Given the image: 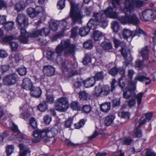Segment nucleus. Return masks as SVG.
I'll use <instances>...</instances> for the list:
<instances>
[{
    "label": "nucleus",
    "mask_w": 156,
    "mask_h": 156,
    "mask_svg": "<svg viewBox=\"0 0 156 156\" xmlns=\"http://www.w3.org/2000/svg\"><path fill=\"white\" fill-rule=\"evenodd\" d=\"M75 45L70 44V41L69 39L62 40L60 43L58 44L55 49L56 53L58 54L56 59V61L58 63H61L65 62L63 61L60 55L63 51L64 54L66 56L73 55L75 50Z\"/></svg>",
    "instance_id": "obj_1"
},
{
    "label": "nucleus",
    "mask_w": 156,
    "mask_h": 156,
    "mask_svg": "<svg viewBox=\"0 0 156 156\" xmlns=\"http://www.w3.org/2000/svg\"><path fill=\"white\" fill-rule=\"evenodd\" d=\"M57 133V131L54 128H46L42 130L37 129L33 133L34 138L33 140V142L34 143L38 142L46 136L50 138L54 137Z\"/></svg>",
    "instance_id": "obj_2"
},
{
    "label": "nucleus",
    "mask_w": 156,
    "mask_h": 156,
    "mask_svg": "<svg viewBox=\"0 0 156 156\" xmlns=\"http://www.w3.org/2000/svg\"><path fill=\"white\" fill-rule=\"evenodd\" d=\"M145 3L140 0L134 1L133 0H126L123 12L126 15L130 14L134 10L135 7L140 8L144 6Z\"/></svg>",
    "instance_id": "obj_3"
},
{
    "label": "nucleus",
    "mask_w": 156,
    "mask_h": 156,
    "mask_svg": "<svg viewBox=\"0 0 156 156\" xmlns=\"http://www.w3.org/2000/svg\"><path fill=\"white\" fill-rule=\"evenodd\" d=\"M70 17L74 23H82L81 20L83 17V12L79 9L78 5H75L71 2H70Z\"/></svg>",
    "instance_id": "obj_4"
},
{
    "label": "nucleus",
    "mask_w": 156,
    "mask_h": 156,
    "mask_svg": "<svg viewBox=\"0 0 156 156\" xmlns=\"http://www.w3.org/2000/svg\"><path fill=\"white\" fill-rule=\"evenodd\" d=\"M116 82L115 80L114 79H113L111 83V89H110L108 85L104 86L101 89H100L99 86L96 87L94 95L96 96H98L100 95H108L109 94L110 92H113L115 90L116 87L115 84Z\"/></svg>",
    "instance_id": "obj_5"
},
{
    "label": "nucleus",
    "mask_w": 156,
    "mask_h": 156,
    "mask_svg": "<svg viewBox=\"0 0 156 156\" xmlns=\"http://www.w3.org/2000/svg\"><path fill=\"white\" fill-rule=\"evenodd\" d=\"M92 17L103 28H105L107 26L108 22L106 20L104 10L103 11H102L93 12Z\"/></svg>",
    "instance_id": "obj_6"
},
{
    "label": "nucleus",
    "mask_w": 156,
    "mask_h": 156,
    "mask_svg": "<svg viewBox=\"0 0 156 156\" xmlns=\"http://www.w3.org/2000/svg\"><path fill=\"white\" fill-rule=\"evenodd\" d=\"M136 83L135 82H129L128 86L123 90V97L126 99L133 98L135 96Z\"/></svg>",
    "instance_id": "obj_7"
},
{
    "label": "nucleus",
    "mask_w": 156,
    "mask_h": 156,
    "mask_svg": "<svg viewBox=\"0 0 156 156\" xmlns=\"http://www.w3.org/2000/svg\"><path fill=\"white\" fill-rule=\"evenodd\" d=\"M142 15L140 16L141 20L145 22L150 21L156 17V10L146 9L142 12Z\"/></svg>",
    "instance_id": "obj_8"
},
{
    "label": "nucleus",
    "mask_w": 156,
    "mask_h": 156,
    "mask_svg": "<svg viewBox=\"0 0 156 156\" xmlns=\"http://www.w3.org/2000/svg\"><path fill=\"white\" fill-rule=\"evenodd\" d=\"M119 21L122 23H131L135 25L140 23L139 20L135 14H133L129 16H122L119 18Z\"/></svg>",
    "instance_id": "obj_9"
},
{
    "label": "nucleus",
    "mask_w": 156,
    "mask_h": 156,
    "mask_svg": "<svg viewBox=\"0 0 156 156\" xmlns=\"http://www.w3.org/2000/svg\"><path fill=\"white\" fill-rule=\"evenodd\" d=\"M56 110L60 112H64L69 107V104L66 98H61L57 100L55 103Z\"/></svg>",
    "instance_id": "obj_10"
},
{
    "label": "nucleus",
    "mask_w": 156,
    "mask_h": 156,
    "mask_svg": "<svg viewBox=\"0 0 156 156\" xmlns=\"http://www.w3.org/2000/svg\"><path fill=\"white\" fill-rule=\"evenodd\" d=\"M16 21L18 23L19 29H25L28 25V19L26 15L23 13L19 14L16 18Z\"/></svg>",
    "instance_id": "obj_11"
},
{
    "label": "nucleus",
    "mask_w": 156,
    "mask_h": 156,
    "mask_svg": "<svg viewBox=\"0 0 156 156\" xmlns=\"http://www.w3.org/2000/svg\"><path fill=\"white\" fill-rule=\"evenodd\" d=\"M18 79L17 74L13 73L5 76L3 78V83L5 85L11 86L15 84Z\"/></svg>",
    "instance_id": "obj_12"
},
{
    "label": "nucleus",
    "mask_w": 156,
    "mask_h": 156,
    "mask_svg": "<svg viewBox=\"0 0 156 156\" xmlns=\"http://www.w3.org/2000/svg\"><path fill=\"white\" fill-rule=\"evenodd\" d=\"M77 65L76 64H72L70 68L67 66L65 64V62H63L62 64V68L63 70H66L69 73V76H73L78 75V72L75 69L77 67Z\"/></svg>",
    "instance_id": "obj_13"
},
{
    "label": "nucleus",
    "mask_w": 156,
    "mask_h": 156,
    "mask_svg": "<svg viewBox=\"0 0 156 156\" xmlns=\"http://www.w3.org/2000/svg\"><path fill=\"white\" fill-rule=\"evenodd\" d=\"M113 7H108L107 9L104 10L105 15L107 16L112 19H118L119 20V18L121 17H119L115 9Z\"/></svg>",
    "instance_id": "obj_14"
},
{
    "label": "nucleus",
    "mask_w": 156,
    "mask_h": 156,
    "mask_svg": "<svg viewBox=\"0 0 156 156\" xmlns=\"http://www.w3.org/2000/svg\"><path fill=\"white\" fill-rule=\"evenodd\" d=\"M20 35L18 38L20 41L24 44L27 43L29 39L28 37H30L29 34L26 32V28L20 29Z\"/></svg>",
    "instance_id": "obj_15"
},
{
    "label": "nucleus",
    "mask_w": 156,
    "mask_h": 156,
    "mask_svg": "<svg viewBox=\"0 0 156 156\" xmlns=\"http://www.w3.org/2000/svg\"><path fill=\"white\" fill-rule=\"evenodd\" d=\"M43 72L45 76H51L54 74L55 69L52 66L46 65L43 66Z\"/></svg>",
    "instance_id": "obj_16"
},
{
    "label": "nucleus",
    "mask_w": 156,
    "mask_h": 156,
    "mask_svg": "<svg viewBox=\"0 0 156 156\" xmlns=\"http://www.w3.org/2000/svg\"><path fill=\"white\" fill-rule=\"evenodd\" d=\"M33 87V84L30 79L28 78L24 79L22 84V87L27 90H30Z\"/></svg>",
    "instance_id": "obj_17"
},
{
    "label": "nucleus",
    "mask_w": 156,
    "mask_h": 156,
    "mask_svg": "<svg viewBox=\"0 0 156 156\" xmlns=\"http://www.w3.org/2000/svg\"><path fill=\"white\" fill-rule=\"evenodd\" d=\"M138 80L140 82L148 80V82H147L145 83V84L146 85H147L150 84L151 82L148 77L144 76H142L140 74H138L134 78V81L135 83H136Z\"/></svg>",
    "instance_id": "obj_18"
},
{
    "label": "nucleus",
    "mask_w": 156,
    "mask_h": 156,
    "mask_svg": "<svg viewBox=\"0 0 156 156\" xmlns=\"http://www.w3.org/2000/svg\"><path fill=\"white\" fill-rule=\"evenodd\" d=\"M149 50L147 46L143 48L139 52L143 60L147 61L149 58Z\"/></svg>",
    "instance_id": "obj_19"
},
{
    "label": "nucleus",
    "mask_w": 156,
    "mask_h": 156,
    "mask_svg": "<svg viewBox=\"0 0 156 156\" xmlns=\"http://www.w3.org/2000/svg\"><path fill=\"white\" fill-rule=\"evenodd\" d=\"M101 46L104 50L108 51H112L113 49L112 43L109 41H105L101 43Z\"/></svg>",
    "instance_id": "obj_20"
},
{
    "label": "nucleus",
    "mask_w": 156,
    "mask_h": 156,
    "mask_svg": "<svg viewBox=\"0 0 156 156\" xmlns=\"http://www.w3.org/2000/svg\"><path fill=\"white\" fill-rule=\"evenodd\" d=\"M120 51L122 55L125 59L126 61L124 62L126 66L129 64H131L132 63V58L130 57L127 58V54L126 50L123 47H122Z\"/></svg>",
    "instance_id": "obj_21"
},
{
    "label": "nucleus",
    "mask_w": 156,
    "mask_h": 156,
    "mask_svg": "<svg viewBox=\"0 0 156 156\" xmlns=\"http://www.w3.org/2000/svg\"><path fill=\"white\" fill-rule=\"evenodd\" d=\"M30 90L31 96L34 97L39 98L41 94V89L38 87H33Z\"/></svg>",
    "instance_id": "obj_22"
},
{
    "label": "nucleus",
    "mask_w": 156,
    "mask_h": 156,
    "mask_svg": "<svg viewBox=\"0 0 156 156\" xmlns=\"http://www.w3.org/2000/svg\"><path fill=\"white\" fill-rule=\"evenodd\" d=\"M19 146L20 149L19 154V156H25L27 153L30 152L29 148L25 147L23 144H20Z\"/></svg>",
    "instance_id": "obj_23"
},
{
    "label": "nucleus",
    "mask_w": 156,
    "mask_h": 156,
    "mask_svg": "<svg viewBox=\"0 0 156 156\" xmlns=\"http://www.w3.org/2000/svg\"><path fill=\"white\" fill-rule=\"evenodd\" d=\"M84 85L85 87L89 88L93 87L95 83V81L92 77L89 78L84 81Z\"/></svg>",
    "instance_id": "obj_24"
},
{
    "label": "nucleus",
    "mask_w": 156,
    "mask_h": 156,
    "mask_svg": "<svg viewBox=\"0 0 156 156\" xmlns=\"http://www.w3.org/2000/svg\"><path fill=\"white\" fill-rule=\"evenodd\" d=\"M115 118V116L113 115H109L106 117L104 121L105 125L107 126H110L113 122Z\"/></svg>",
    "instance_id": "obj_25"
},
{
    "label": "nucleus",
    "mask_w": 156,
    "mask_h": 156,
    "mask_svg": "<svg viewBox=\"0 0 156 156\" xmlns=\"http://www.w3.org/2000/svg\"><path fill=\"white\" fill-rule=\"evenodd\" d=\"M25 4L24 1H21L16 3L15 5V10L17 12L22 11L25 8Z\"/></svg>",
    "instance_id": "obj_26"
},
{
    "label": "nucleus",
    "mask_w": 156,
    "mask_h": 156,
    "mask_svg": "<svg viewBox=\"0 0 156 156\" xmlns=\"http://www.w3.org/2000/svg\"><path fill=\"white\" fill-rule=\"evenodd\" d=\"M79 95L80 99L82 101H87L90 98L89 94L84 91L80 92Z\"/></svg>",
    "instance_id": "obj_27"
},
{
    "label": "nucleus",
    "mask_w": 156,
    "mask_h": 156,
    "mask_svg": "<svg viewBox=\"0 0 156 156\" xmlns=\"http://www.w3.org/2000/svg\"><path fill=\"white\" fill-rule=\"evenodd\" d=\"M122 36L124 38L127 39L128 38L131 37L133 38V31H131L130 30L125 28L123 30Z\"/></svg>",
    "instance_id": "obj_28"
},
{
    "label": "nucleus",
    "mask_w": 156,
    "mask_h": 156,
    "mask_svg": "<svg viewBox=\"0 0 156 156\" xmlns=\"http://www.w3.org/2000/svg\"><path fill=\"white\" fill-rule=\"evenodd\" d=\"M48 106L46 102L43 101L40 103L37 107V109L41 112H45L48 109Z\"/></svg>",
    "instance_id": "obj_29"
},
{
    "label": "nucleus",
    "mask_w": 156,
    "mask_h": 156,
    "mask_svg": "<svg viewBox=\"0 0 156 156\" xmlns=\"http://www.w3.org/2000/svg\"><path fill=\"white\" fill-rule=\"evenodd\" d=\"M94 20L92 18H91L87 23V27L90 29L94 30L97 27V24Z\"/></svg>",
    "instance_id": "obj_30"
},
{
    "label": "nucleus",
    "mask_w": 156,
    "mask_h": 156,
    "mask_svg": "<svg viewBox=\"0 0 156 156\" xmlns=\"http://www.w3.org/2000/svg\"><path fill=\"white\" fill-rule=\"evenodd\" d=\"M103 36L101 32L98 31H94L93 32V37L95 41H97L101 40Z\"/></svg>",
    "instance_id": "obj_31"
},
{
    "label": "nucleus",
    "mask_w": 156,
    "mask_h": 156,
    "mask_svg": "<svg viewBox=\"0 0 156 156\" xmlns=\"http://www.w3.org/2000/svg\"><path fill=\"white\" fill-rule=\"evenodd\" d=\"M110 102H106L100 105L101 110L104 112H107L110 108Z\"/></svg>",
    "instance_id": "obj_32"
},
{
    "label": "nucleus",
    "mask_w": 156,
    "mask_h": 156,
    "mask_svg": "<svg viewBox=\"0 0 156 156\" xmlns=\"http://www.w3.org/2000/svg\"><path fill=\"white\" fill-rule=\"evenodd\" d=\"M112 40L114 47L116 48L119 46L122 47L125 45V44L123 42L121 41L115 37H113Z\"/></svg>",
    "instance_id": "obj_33"
},
{
    "label": "nucleus",
    "mask_w": 156,
    "mask_h": 156,
    "mask_svg": "<svg viewBox=\"0 0 156 156\" xmlns=\"http://www.w3.org/2000/svg\"><path fill=\"white\" fill-rule=\"evenodd\" d=\"M92 77L94 78L95 81H96L102 80L104 79L103 72L102 71L98 72Z\"/></svg>",
    "instance_id": "obj_34"
},
{
    "label": "nucleus",
    "mask_w": 156,
    "mask_h": 156,
    "mask_svg": "<svg viewBox=\"0 0 156 156\" xmlns=\"http://www.w3.org/2000/svg\"><path fill=\"white\" fill-rule=\"evenodd\" d=\"M90 31L89 28L87 27H81L80 29V34L81 36H84L88 34Z\"/></svg>",
    "instance_id": "obj_35"
},
{
    "label": "nucleus",
    "mask_w": 156,
    "mask_h": 156,
    "mask_svg": "<svg viewBox=\"0 0 156 156\" xmlns=\"http://www.w3.org/2000/svg\"><path fill=\"white\" fill-rule=\"evenodd\" d=\"M4 28L7 31H9L12 30L13 27L14 23L12 21L5 22L4 23Z\"/></svg>",
    "instance_id": "obj_36"
},
{
    "label": "nucleus",
    "mask_w": 156,
    "mask_h": 156,
    "mask_svg": "<svg viewBox=\"0 0 156 156\" xmlns=\"http://www.w3.org/2000/svg\"><path fill=\"white\" fill-rule=\"evenodd\" d=\"M133 37L135 36H138L140 34H142L144 36H146L147 35V33L144 31L140 27H137L136 30L133 31Z\"/></svg>",
    "instance_id": "obj_37"
},
{
    "label": "nucleus",
    "mask_w": 156,
    "mask_h": 156,
    "mask_svg": "<svg viewBox=\"0 0 156 156\" xmlns=\"http://www.w3.org/2000/svg\"><path fill=\"white\" fill-rule=\"evenodd\" d=\"M91 58L89 54H87L85 55L84 58L82 61L84 65H87L91 62Z\"/></svg>",
    "instance_id": "obj_38"
},
{
    "label": "nucleus",
    "mask_w": 156,
    "mask_h": 156,
    "mask_svg": "<svg viewBox=\"0 0 156 156\" xmlns=\"http://www.w3.org/2000/svg\"><path fill=\"white\" fill-rule=\"evenodd\" d=\"M46 100L47 102L50 104H52L54 103V99L52 93L48 92L46 94Z\"/></svg>",
    "instance_id": "obj_39"
},
{
    "label": "nucleus",
    "mask_w": 156,
    "mask_h": 156,
    "mask_svg": "<svg viewBox=\"0 0 156 156\" xmlns=\"http://www.w3.org/2000/svg\"><path fill=\"white\" fill-rule=\"evenodd\" d=\"M83 47L87 49H91L93 47V44L91 40H89L83 43Z\"/></svg>",
    "instance_id": "obj_40"
},
{
    "label": "nucleus",
    "mask_w": 156,
    "mask_h": 156,
    "mask_svg": "<svg viewBox=\"0 0 156 156\" xmlns=\"http://www.w3.org/2000/svg\"><path fill=\"white\" fill-rule=\"evenodd\" d=\"M39 35H41L40 30L37 29L34 30L32 32L29 34L30 37L34 38L37 37Z\"/></svg>",
    "instance_id": "obj_41"
},
{
    "label": "nucleus",
    "mask_w": 156,
    "mask_h": 156,
    "mask_svg": "<svg viewBox=\"0 0 156 156\" xmlns=\"http://www.w3.org/2000/svg\"><path fill=\"white\" fill-rule=\"evenodd\" d=\"M27 15L31 18H34L36 17L34 9L32 8H29L27 9Z\"/></svg>",
    "instance_id": "obj_42"
},
{
    "label": "nucleus",
    "mask_w": 156,
    "mask_h": 156,
    "mask_svg": "<svg viewBox=\"0 0 156 156\" xmlns=\"http://www.w3.org/2000/svg\"><path fill=\"white\" fill-rule=\"evenodd\" d=\"M92 110V107L90 105H84L82 107V111L84 113H90Z\"/></svg>",
    "instance_id": "obj_43"
},
{
    "label": "nucleus",
    "mask_w": 156,
    "mask_h": 156,
    "mask_svg": "<svg viewBox=\"0 0 156 156\" xmlns=\"http://www.w3.org/2000/svg\"><path fill=\"white\" fill-rule=\"evenodd\" d=\"M71 107L73 110L78 111L80 110V106L78 102L75 101L72 102Z\"/></svg>",
    "instance_id": "obj_44"
},
{
    "label": "nucleus",
    "mask_w": 156,
    "mask_h": 156,
    "mask_svg": "<svg viewBox=\"0 0 156 156\" xmlns=\"http://www.w3.org/2000/svg\"><path fill=\"white\" fill-rule=\"evenodd\" d=\"M111 27L114 32L117 33L119 29V23L116 22H114L111 23Z\"/></svg>",
    "instance_id": "obj_45"
},
{
    "label": "nucleus",
    "mask_w": 156,
    "mask_h": 156,
    "mask_svg": "<svg viewBox=\"0 0 156 156\" xmlns=\"http://www.w3.org/2000/svg\"><path fill=\"white\" fill-rule=\"evenodd\" d=\"M34 9L36 17L41 13H44V10L43 7L40 6H36Z\"/></svg>",
    "instance_id": "obj_46"
},
{
    "label": "nucleus",
    "mask_w": 156,
    "mask_h": 156,
    "mask_svg": "<svg viewBox=\"0 0 156 156\" xmlns=\"http://www.w3.org/2000/svg\"><path fill=\"white\" fill-rule=\"evenodd\" d=\"M55 56V52L51 51H48L47 52V58L50 60L52 61Z\"/></svg>",
    "instance_id": "obj_47"
},
{
    "label": "nucleus",
    "mask_w": 156,
    "mask_h": 156,
    "mask_svg": "<svg viewBox=\"0 0 156 156\" xmlns=\"http://www.w3.org/2000/svg\"><path fill=\"white\" fill-rule=\"evenodd\" d=\"M14 148V146L13 145H9L7 146L6 151L7 156H10L13 152Z\"/></svg>",
    "instance_id": "obj_48"
},
{
    "label": "nucleus",
    "mask_w": 156,
    "mask_h": 156,
    "mask_svg": "<svg viewBox=\"0 0 156 156\" xmlns=\"http://www.w3.org/2000/svg\"><path fill=\"white\" fill-rule=\"evenodd\" d=\"M139 126H136L134 130L135 134V137L136 138L140 137L142 136V132L140 130H138Z\"/></svg>",
    "instance_id": "obj_49"
},
{
    "label": "nucleus",
    "mask_w": 156,
    "mask_h": 156,
    "mask_svg": "<svg viewBox=\"0 0 156 156\" xmlns=\"http://www.w3.org/2000/svg\"><path fill=\"white\" fill-rule=\"evenodd\" d=\"M29 121L30 125L33 129H35L37 128V122L34 118L32 117L30 118Z\"/></svg>",
    "instance_id": "obj_50"
},
{
    "label": "nucleus",
    "mask_w": 156,
    "mask_h": 156,
    "mask_svg": "<svg viewBox=\"0 0 156 156\" xmlns=\"http://www.w3.org/2000/svg\"><path fill=\"white\" fill-rule=\"evenodd\" d=\"M144 94V92H140L138 94L135 96V98L137 99L138 106L141 103L142 98Z\"/></svg>",
    "instance_id": "obj_51"
},
{
    "label": "nucleus",
    "mask_w": 156,
    "mask_h": 156,
    "mask_svg": "<svg viewBox=\"0 0 156 156\" xmlns=\"http://www.w3.org/2000/svg\"><path fill=\"white\" fill-rule=\"evenodd\" d=\"M50 26V29L53 31H55L57 30L58 24L55 21L51 22Z\"/></svg>",
    "instance_id": "obj_52"
},
{
    "label": "nucleus",
    "mask_w": 156,
    "mask_h": 156,
    "mask_svg": "<svg viewBox=\"0 0 156 156\" xmlns=\"http://www.w3.org/2000/svg\"><path fill=\"white\" fill-rule=\"evenodd\" d=\"M85 120L83 119H82L77 123L75 124V127L76 129H79L83 127L84 125L85 122Z\"/></svg>",
    "instance_id": "obj_53"
},
{
    "label": "nucleus",
    "mask_w": 156,
    "mask_h": 156,
    "mask_svg": "<svg viewBox=\"0 0 156 156\" xmlns=\"http://www.w3.org/2000/svg\"><path fill=\"white\" fill-rule=\"evenodd\" d=\"M14 38L15 37L12 36H6L3 37L2 39V40L5 43H9L11 41L14 39Z\"/></svg>",
    "instance_id": "obj_54"
},
{
    "label": "nucleus",
    "mask_w": 156,
    "mask_h": 156,
    "mask_svg": "<svg viewBox=\"0 0 156 156\" xmlns=\"http://www.w3.org/2000/svg\"><path fill=\"white\" fill-rule=\"evenodd\" d=\"M50 30V29L48 28H44L41 30V36H47L49 33Z\"/></svg>",
    "instance_id": "obj_55"
},
{
    "label": "nucleus",
    "mask_w": 156,
    "mask_h": 156,
    "mask_svg": "<svg viewBox=\"0 0 156 156\" xmlns=\"http://www.w3.org/2000/svg\"><path fill=\"white\" fill-rule=\"evenodd\" d=\"M10 47L12 51H15L18 48V43L15 42H12L10 44Z\"/></svg>",
    "instance_id": "obj_56"
},
{
    "label": "nucleus",
    "mask_w": 156,
    "mask_h": 156,
    "mask_svg": "<svg viewBox=\"0 0 156 156\" xmlns=\"http://www.w3.org/2000/svg\"><path fill=\"white\" fill-rule=\"evenodd\" d=\"M17 71L19 75L20 76H24L25 75L27 72L26 68L24 67H22L18 69Z\"/></svg>",
    "instance_id": "obj_57"
},
{
    "label": "nucleus",
    "mask_w": 156,
    "mask_h": 156,
    "mask_svg": "<svg viewBox=\"0 0 156 156\" xmlns=\"http://www.w3.org/2000/svg\"><path fill=\"white\" fill-rule=\"evenodd\" d=\"M119 71L118 69L114 67L111 69L109 72V73L112 76H115L117 74Z\"/></svg>",
    "instance_id": "obj_58"
},
{
    "label": "nucleus",
    "mask_w": 156,
    "mask_h": 156,
    "mask_svg": "<svg viewBox=\"0 0 156 156\" xmlns=\"http://www.w3.org/2000/svg\"><path fill=\"white\" fill-rule=\"evenodd\" d=\"M132 141V140L131 138L126 137L123 139L122 142L123 144L128 145L130 144Z\"/></svg>",
    "instance_id": "obj_59"
},
{
    "label": "nucleus",
    "mask_w": 156,
    "mask_h": 156,
    "mask_svg": "<svg viewBox=\"0 0 156 156\" xmlns=\"http://www.w3.org/2000/svg\"><path fill=\"white\" fill-rule=\"evenodd\" d=\"M44 122L47 124H49L51 120V118L48 115H46L43 117Z\"/></svg>",
    "instance_id": "obj_60"
},
{
    "label": "nucleus",
    "mask_w": 156,
    "mask_h": 156,
    "mask_svg": "<svg viewBox=\"0 0 156 156\" xmlns=\"http://www.w3.org/2000/svg\"><path fill=\"white\" fill-rule=\"evenodd\" d=\"M73 119L69 118L66 121L65 125L66 127H70L73 123Z\"/></svg>",
    "instance_id": "obj_61"
},
{
    "label": "nucleus",
    "mask_w": 156,
    "mask_h": 156,
    "mask_svg": "<svg viewBox=\"0 0 156 156\" xmlns=\"http://www.w3.org/2000/svg\"><path fill=\"white\" fill-rule=\"evenodd\" d=\"M58 5L59 9H62L65 6V0H60L58 3Z\"/></svg>",
    "instance_id": "obj_62"
},
{
    "label": "nucleus",
    "mask_w": 156,
    "mask_h": 156,
    "mask_svg": "<svg viewBox=\"0 0 156 156\" xmlns=\"http://www.w3.org/2000/svg\"><path fill=\"white\" fill-rule=\"evenodd\" d=\"M78 27H77L73 28L71 30V36L73 38H75L77 35V31Z\"/></svg>",
    "instance_id": "obj_63"
},
{
    "label": "nucleus",
    "mask_w": 156,
    "mask_h": 156,
    "mask_svg": "<svg viewBox=\"0 0 156 156\" xmlns=\"http://www.w3.org/2000/svg\"><path fill=\"white\" fill-rule=\"evenodd\" d=\"M14 58L15 59V62L17 63L22 59V56L21 55L18 53H16L15 55Z\"/></svg>",
    "instance_id": "obj_64"
}]
</instances>
